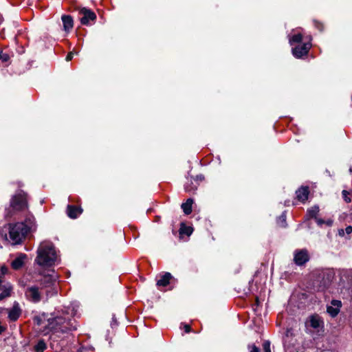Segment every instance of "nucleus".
I'll return each instance as SVG.
<instances>
[{
  "mask_svg": "<svg viewBox=\"0 0 352 352\" xmlns=\"http://www.w3.org/2000/svg\"><path fill=\"white\" fill-rule=\"evenodd\" d=\"M307 326H310L318 332L324 327V322L320 316L317 314L311 316L306 322Z\"/></svg>",
  "mask_w": 352,
  "mask_h": 352,
  "instance_id": "5",
  "label": "nucleus"
},
{
  "mask_svg": "<svg viewBox=\"0 0 352 352\" xmlns=\"http://www.w3.org/2000/svg\"><path fill=\"white\" fill-rule=\"evenodd\" d=\"M44 282L45 285H44L43 287H50L54 285V283L55 282V278L52 275L45 276Z\"/></svg>",
  "mask_w": 352,
  "mask_h": 352,
  "instance_id": "20",
  "label": "nucleus"
},
{
  "mask_svg": "<svg viewBox=\"0 0 352 352\" xmlns=\"http://www.w3.org/2000/svg\"><path fill=\"white\" fill-rule=\"evenodd\" d=\"M296 193L297 199L299 201L304 202L307 199L309 191L307 187H301Z\"/></svg>",
  "mask_w": 352,
  "mask_h": 352,
  "instance_id": "16",
  "label": "nucleus"
},
{
  "mask_svg": "<svg viewBox=\"0 0 352 352\" xmlns=\"http://www.w3.org/2000/svg\"><path fill=\"white\" fill-rule=\"evenodd\" d=\"M280 221L283 223H285V221H286V215L283 213L281 214V216L280 217Z\"/></svg>",
  "mask_w": 352,
  "mask_h": 352,
  "instance_id": "33",
  "label": "nucleus"
},
{
  "mask_svg": "<svg viewBox=\"0 0 352 352\" xmlns=\"http://www.w3.org/2000/svg\"><path fill=\"white\" fill-rule=\"evenodd\" d=\"M309 260V254L306 250H296L294 253V262L298 265H303Z\"/></svg>",
  "mask_w": 352,
  "mask_h": 352,
  "instance_id": "9",
  "label": "nucleus"
},
{
  "mask_svg": "<svg viewBox=\"0 0 352 352\" xmlns=\"http://www.w3.org/2000/svg\"><path fill=\"white\" fill-rule=\"evenodd\" d=\"M27 233L23 223L6 224L0 229L1 237L14 245L20 243Z\"/></svg>",
  "mask_w": 352,
  "mask_h": 352,
  "instance_id": "1",
  "label": "nucleus"
},
{
  "mask_svg": "<svg viewBox=\"0 0 352 352\" xmlns=\"http://www.w3.org/2000/svg\"><path fill=\"white\" fill-rule=\"evenodd\" d=\"M302 38L301 34H297L294 35L292 38H289V42L291 44H293L294 43H300L301 42Z\"/></svg>",
  "mask_w": 352,
  "mask_h": 352,
  "instance_id": "22",
  "label": "nucleus"
},
{
  "mask_svg": "<svg viewBox=\"0 0 352 352\" xmlns=\"http://www.w3.org/2000/svg\"><path fill=\"white\" fill-rule=\"evenodd\" d=\"M341 307H342V302L340 300H333L331 302V305L327 306V313L331 317H336L340 312Z\"/></svg>",
  "mask_w": 352,
  "mask_h": 352,
  "instance_id": "10",
  "label": "nucleus"
},
{
  "mask_svg": "<svg viewBox=\"0 0 352 352\" xmlns=\"http://www.w3.org/2000/svg\"><path fill=\"white\" fill-rule=\"evenodd\" d=\"M181 233H185L187 235H190L192 234V228L190 227H186L185 228H181Z\"/></svg>",
  "mask_w": 352,
  "mask_h": 352,
  "instance_id": "26",
  "label": "nucleus"
},
{
  "mask_svg": "<svg viewBox=\"0 0 352 352\" xmlns=\"http://www.w3.org/2000/svg\"><path fill=\"white\" fill-rule=\"evenodd\" d=\"M25 295L30 300L34 302H38L41 299V292H39L38 288L35 286L28 288L25 292Z\"/></svg>",
  "mask_w": 352,
  "mask_h": 352,
  "instance_id": "8",
  "label": "nucleus"
},
{
  "mask_svg": "<svg viewBox=\"0 0 352 352\" xmlns=\"http://www.w3.org/2000/svg\"><path fill=\"white\" fill-rule=\"evenodd\" d=\"M311 47V44L307 42L303 44H300L293 48V55L296 58H301L304 55L308 53L309 50Z\"/></svg>",
  "mask_w": 352,
  "mask_h": 352,
  "instance_id": "7",
  "label": "nucleus"
},
{
  "mask_svg": "<svg viewBox=\"0 0 352 352\" xmlns=\"http://www.w3.org/2000/svg\"><path fill=\"white\" fill-rule=\"evenodd\" d=\"M10 207L16 211L28 209L27 195L23 191H19L14 195L10 201Z\"/></svg>",
  "mask_w": 352,
  "mask_h": 352,
  "instance_id": "4",
  "label": "nucleus"
},
{
  "mask_svg": "<svg viewBox=\"0 0 352 352\" xmlns=\"http://www.w3.org/2000/svg\"><path fill=\"white\" fill-rule=\"evenodd\" d=\"M5 330V329L0 324V333H1L2 332H3Z\"/></svg>",
  "mask_w": 352,
  "mask_h": 352,
  "instance_id": "37",
  "label": "nucleus"
},
{
  "mask_svg": "<svg viewBox=\"0 0 352 352\" xmlns=\"http://www.w3.org/2000/svg\"><path fill=\"white\" fill-rule=\"evenodd\" d=\"M171 278V274L168 272H166L162 275L159 280H157V285L158 286L165 287L169 284Z\"/></svg>",
  "mask_w": 352,
  "mask_h": 352,
  "instance_id": "18",
  "label": "nucleus"
},
{
  "mask_svg": "<svg viewBox=\"0 0 352 352\" xmlns=\"http://www.w3.org/2000/svg\"><path fill=\"white\" fill-rule=\"evenodd\" d=\"M12 287L10 283H6L5 285L1 284L0 280V300L10 296Z\"/></svg>",
  "mask_w": 352,
  "mask_h": 352,
  "instance_id": "12",
  "label": "nucleus"
},
{
  "mask_svg": "<svg viewBox=\"0 0 352 352\" xmlns=\"http://www.w3.org/2000/svg\"><path fill=\"white\" fill-rule=\"evenodd\" d=\"M345 232L347 234H349L352 232V227L351 226H347L345 228Z\"/></svg>",
  "mask_w": 352,
  "mask_h": 352,
  "instance_id": "30",
  "label": "nucleus"
},
{
  "mask_svg": "<svg viewBox=\"0 0 352 352\" xmlns=\"http://www.w3.org/2000/svg\"><path fill=\"white\" fill-rule=\"evenodd\" d=\"M1 274L4 275L8 272V268L5 266H2L1 268Z\"/></svg>",
  "mask_w": 352,
  "mask_h": 352,
  "instance_id": "31",
  "label": "nucleus"
},
{
  "mask_svg": "<svg viewBox=\"0 0 352 352\" xmlns=\"http://www.w3.org/2000/svg\"><path fill=\"white\" fill-rule=\"evenodd\" d=\"M23 223H24L28 232L36 229L35 219L32 214H28L26 216L25 221Z\"/></svg>",
  "mask_w": 352,
  "mask_h": 352,
  "instance_id": "13",
  "label": "nucleus"
},
{
  "mask_svg": "<svg viewBox=\"0 0 352 352\" xmlns=\"http://www.w3.org/2000/svg\"><path fill=\"white\" fill-rule=\"evenodd\" d=\"M73 58V52H69L66 56V60L69 61Z\"/></svg>",
  "mask_w": 352,
  "mask_h": 352,
  "instance_id": "32",
  "label": "nucleus"
},
{
  "mask_svg": "<svg viewBox=\"0 0 352 352\" xmlns=\"http://www.w3.org/2000/svg\"><path fill=\"white\" fill-rule=\"evenodd\" d=\"M319 212V208L318 206H314L308 210L309 216L311 218L316 217Z\"/></svg>",
  "mask_w": 352,
  "mask_h": 352,
  "instance_id": "23",
  "label": "nucleus"
},
{
  "mask_svg": "<svg viewBox=\"0 0 352 352\" xmlns=\"http://www.w3.org/2000/svg\"><path fill=\"white\" fill-rule=\"evenodd\" d=\"M67 213L70 218L75 219L82 213V210L80 208L69 205L67 208Z\"/></svg>",
  "mask_w": 352,
  "mask_h": 352,
  "instance_id": "17",
  "label": "nucleus"
},
{
  "mask_svg": "<svg viewBox=\"0 0 352 352\" xmlns=\"http://www.w3.org/2000/svg\"><path fill=\"white\" fill-rule=\"evenodd\" d=\"M45 348L46 344L43 340L39 341L35 346V350L36 352H43Z\"/></svg>",
  "mask_w": 352,
  "mask_h": 352,
  "instance_id": "21",
  "label": "nucleus"
},
{
  "mask_svg": "<svg viewBox=\"0 0 352 352\" xmlns=\"http://www.w3.org/2000/svg\"><path fill=\"white\" fill-rule=\"evenodd\" d=\"M43 327H46L45 329L42 330L44 334H47L51 331L66 332L71 330L68 318L59 315H56L49 318L47 320V325H44Z\"/></svg>",
  "mask_w": 352,
  "mask_h": 352,
  "instance_id": "3",
  "label": "nucleus"
},
{
  "mask_svg": "<svg viewBox=\"0 0 352 352\" xmlns=\"http://www.w3.org/2000/svg\"><path fill=\"white\" fill-rule=\"evenodd\" d=\"M10 59V56L8 54L3 53L2 52H0V60L3 62H8Z\"/></svg>",
  "mask_w": 352,
  "mask_h": 352,
  "instance_id": "24",
  "label": "nucleus"
},
{
  "mask_svg": "<svg viewBox=\"0 0 352 352\" xmlns=\"http://www.w3.org/2000/svg\"><path fill=\"white\" fill-rule=\"evenodd\" d=\"M339 234L341 235V236H343L344 234V230H339Z\"/></svg>",
  "mask_w": 352,
  "mask_h": 352,
  "instance_id": "36",
  "label": "nucleus"
},
{
  "mask_svg": "<svg viewBox=\"0 0 352 352\" xmlns=\"http://www.w3.org/2000/svg\"><path fill=\"white\" fill-rule=\"evenodd\" d=\"M26 258V255L20 254L12 263L11 266L14 270H19L24 264V261Z\"/></svg>",
  "mask_w": 352,
  "mask_h": 352,
  "instance_id": "14",
  "label": "nucleus"
},
{
  "mask_svg": "<svg viewBox=\"0 0 352 352\" xmlns=\"http://www.w3.org/2000/svg\"><path fill=\"white\" fill-rule=\"evenodd\" d=\"M248 349L250 352H260V349L254 344L249 345Z\"/></svg>",
  "mask_w": 352,
  "mask_h": 352,
  "instance_id": "27",
  "label": "nucleus"
},
{
  "mask_svg": "<svg viewBox=\"0 0 352 352\" xmlns=\"http://www.w3.org/2000/svg\"><path fill=\"white\" fill-rule=\"evenodd\" d=\"M186 191H190V190L188 189L187 187L185 188Z\"/></svg>",
  "mask_w": 352,
  "mask_h": 352,
  "instance_id": "38",
  "label": "nucleus"
},
{
  "mask_svg": "<svg viewBox=\"0 0 352 352\" xmlns=\"http://www.w3.org/2000/svg\"><path fill=\"white\" fill-rule=\"evenodd\" d=\"M348 194H349L348 191H346L345 190L342 191L343 198L346 203L351 202V199L349 197H348V196H347Z\"/></svg>",
  "mask_w": 352,
  "mask_h": 352,
  "instance_id": "28",
  "label": "nucleus"
},
{
  "mask_svg": "<svg viewBox=\"0 0 352 352\" xmlns=\"http://www.w3.org/2000/svg\"><path fill=\"white\" fill-rule=\"evenodd\" d=\"M263 347L265 352H271L270 341H265L263 344Z\"/></svg>",
  "mask_w": 352,
  "mask_h": 352,
  "instance_id": "25",
  "label": "nucleus"
},
{
  "mask_svg": "<svg viewBox=\"0 0 352 352\" xmlns=\"http://www.w3.org/2000/svg\"><path fill=\"white\" fill-rule=\"evenodd\" d=\"M79 14L82 16L80 19V22L83 25H88L89 21H93L96 19V14L90 9L86 8H80Z\"/></svg>",
  "mask_w": 352,
  "mask_h": 352,
  "instance_id": "6",
  "label": "nucleus"
},
{
  "mask_svg": "<svg viewBox=\"0 0 352 352\" xmlns=\"http://www.w3.org/2000/svg\"><path fill=\"white\" fill-rule=\"evenodd\" d=\"M34 320L36 322V323L38 326H42L43 322H42V320L40 317H36Z\"/></svg>",
  "mask_w": 352,
  "mask_h": 352,
  "instance_id": "29",
  "label": "nucleus"
},
{
  "mask_svg": "<svg viewBox=\"0 0 352 352\" xmlns=\"http://www.w3.org/2000/svg\"><path fill=\"white\" fill-rule=\"evenodd\" d=\"M61 19L63 23V28L65 31L69 32L70 30L73 28L74 21L71 16L63 15Z\"/></svg>",
  "mask_w": 352,
  "mask_h": 352,
  "instance_id": "15",
  "label": "nucleus"
},
{
  "mask_svg": "<svg viewBox=\"0 0 352 352\" xmlns=\"http://www.w3.org/2000/svg\"><path fill=\"white\" fill-rule=\"evenodd\" d=\"M184 329H185V331L186 333H189L190 331V327L189 325H188V324H186L184 326Z\"/></svg>",
  "mask_w": 352,
  "mask_h": 352,
  "instance_id": "34",
  "label": "nucleus"
},
{
  "mask_svg": "<svg viewBox=\"0 0 352 352\" xmlns=\"http://www.w3.org/2000/svg\"><path fill=\"white\" fill-rule=\"evenodd\" d=\"M57 258L54 245L51 242L43 241L38 248L35 263L42 267H50L55 263Z\"/></svg>",
  "mask_w": 352,
  "mask_h": 352,
  "instance_id": "2",
  "label": "nucleus"
},
{
  "mask_svg": "<svg viewBox=\"0 0 352 352\" xmlns=\"http://www.w3.org/2000/svg\"><path fill=\"white\" fill-rule=\"evenodd\" d=\"M193 204V199L189 198L186 201L182 204V208L186 214H190L192 212V206Z\"/></svg>",
  "mask_w": 352,
  "mask_h": 352,
  "instance_id": "19",
  "label": "nucleus"
},
{
  "mask_svg": "<svg viewBox=\"0 0 352 352\" xmlns=\"http://www.w3.org/2000/svg\"><path fill=\"white\" fill-rule=\"evenodd\" d=\"M316 221L319 225H322L324 223V221L320 219H316Z\"/></svg>",
  "mask_w": 352,
  "mask_h": 352,
  "instance_id": "35",
  "label": "nucleus"
},
{
  "mask_svg": "<svg viewBox=\"0 0 352 352\" xmlns=\"http://www.w3.org/2000/svg\"><path fill=\"white\" fill-rule=\"evenodd\" d=\"M21 314V310L19 307V305L17 302H14L13 307L8 311V318L12 321L16 320Z\"/></svg>",
  "mask_w": 352,
  "mask_h": 352,
  "instance_id": "11",
  "label": "nucleus"
}]
</instances>
